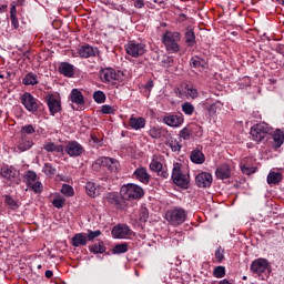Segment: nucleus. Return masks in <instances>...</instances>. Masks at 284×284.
Segmentation results:
<instances>
[{
	"instance_id": "58",
	"label": "nucleus",
	"mask_w": 284,
	"mask_h": 284,
	"mask_svg": "<svg viewBox=\"0 0 284 284\" xmlns=\"http://www.w3.org/2000/svg\"><path fill=\"white\" fill-rule=\"evenodd\" d=\"M55 144L53 142H48L44 144L45 152H54Z\"/></svg>"
},
{
	"instance_id": "55",
	"label": "nucleus",
	"mask_w": 284,
	"mask_h": 284,
	"mask_svg": "<svg viewBox=\"0 0 284 284\" xmlns=\"http://www.w3.org/2000/svg\"><path fill=\"white\" fill-rule=\"evenodd\" d=\"M186 92L187 97H191V99H196V97H199V90L190 85L186 87Z\"/></svg>"
},
{
	"instance_id": "36",
	"label": "nucleus",
	"mask_w": 284,
	"mask_h": 284,
	"mask_svg": "<svg viewBox=\"0 0 284 284\" xmlns=\"http://www.w3.org/2000/svg\"><path fill=\"white\" fill-rule=\"evenodd\" d=\"M164 132L165 131L163 129L153 126L150 129L149 135L151 139H161V136H163Z\"/></svg>"
},
{
	"instance_id": "49",
	"label": "nucleus",
	"mask_w": 284,
	"mask_h": 284,
	"mask_svg": "<svg viewBox=\"0 0 284 284\" xmlns=\"http://www.w3.org/2000/svg\"><path fill=\"white\" fill-rule=\"evenodd\" d=\"M28 185H32L37 181V173L34 171H28L26 174Z\"/></svg>"
},
{
	"instance_id": "15",
	"label": "nucleus",
	"mask_w": 284,
	"mask_h": 284,
	"mask_svg": "<svg viewBox=\"0 0 284 284\" xmlns=\"http://www.w3.org/2000/svg\"><path fill=\"white\" fill-rule=\"evenodd\" d=\"M163 121L170 128H179L184 121L183 114H171L163 118Z\"/></svg>"
},
{
	"instance_id": "5",
	"label": "nucleus",
	"mask_w": 284,
	"mask_h": 284,
	"mask_svg": "<svg viewBox=\"0 0 284 284\" xmlns=\"http://www.w3.org/2000/svg\"><path fill=\"white\" fill-rule=\"evenodd\" d=\"M20 101L28 112H39V109L41 108V102L33 98L30 92H24L21 95Z\"/></svg>"
},
{
	"instance_id": "53",
	"label": "nucleus",
	"mask_w": 284,
	"mask_h": 284,
	"mask_svg": "<svg viewBox=\"0 0 284 284\" xmlns=\"http://www.w3.org/2000/svg\"><path fill=\"white\" fill-rule=\"evenodd\" d=\"M172 63H174V58L170 55H164L162 60V65L164 68H172Z\"/></svg>"
},
{
	"instance_id": "31",
	"label": "nucleus",
	"mask_w": 284,
	"mask_h": 284,
	"mask_svg": "<svg viewBox=\"0 0 284 284\" xmlns=\"http://www.w3.org/2000/svg\"><path fill=\"white\" fill-rule=\"evenodd\" d=\"M274 148H281L284 142V133L281 130H276L273 135Z\"/></svg>"
},
{
	"instance_id": "57",
	"label": "nucleus",
	"mask_w": 284,
	"mask_h": 284,
	"mask_svg": "<svg viewBox=\"0 0 284 284\" xmlns=\"http://www.w3.org/2000/svg\"><path fill=\"white\" fill-rule=\"evenodd\" d=\"M112 112H114V110L112 109L111 105H108V104L102 105V113L103 114H112Z\"/></svg>"
},
{
	"instance_id": "11",
	"label": "nucleus",
	"mask_w": 284,
	"mask_h": 284,
	"mask_svg": "<svg viewBox=\"0 0 284 284\" xmlns=\"http://www.w3.org/2000/svg\"><path fill=\"white\" fill-rule=\"evenodd\" d=\"M79 57L81 59H90V57H97L99 53V48L92 47L90 44H82L78 49Z\"/></svg>"
},
{
	"instance_id": "21",
	"label": "nucleus",
	"mask_w": 284,
	"mask_h": 284,
	"mask_svg": "<svg viewBox=\"0 0 284 284\" xmlns=\"http://www.w3.org/2000/svg\"><path fill=\"white\" fill-rule=\"evenodd\" d=\"M190 160L196 165H203L205 163V154H203V151L195 149L191 152Z\"/></svg>"
},
{
	"instance_id": "47",
	"label": "nucleus",
	"mask_w": 284,
	"mask_h": 284,
	"mask_svg": "<svg viewBox=\"0 0 284 284\" xmlns=\"http://www.w3.org/2000/svg\"><path fill=\"white\" fill-rule=\"evenodd\" d=\"M101 168H104V156L99 158L93 164H92V169L94 170V172H99L101 170Z\"/></svg>"
},
{
	"instance_id": "28",
	"label": "nucleus",
	"mask_w": 284,
	"mask_h": 284,
	"mask_svg": "<svg viewBox=\"0 0 284 284\" xmlns=\"http://www.w3.org/2000/svg\"><path fill=\"white\" fill-rule=\"evenodd\" d=\"M32 145H34V142H32L31 140H29L26 136H21L19 144H18V150L20 152H26V151L30 150V148H32Z\"/></svg>"
},
{
	"instance_id": "39",
	"label": "nucleus",
	"mask_w": 284,
	"mask_h": 284,
	"mask_svg": "<svg viewBox=\"0 0 284 284\" xmlns=\"http://www.w3.org/2000/svg\"><path fill=\"white\" fill-rule=\"evenodd\" d=\"M166 145L171 148L172 152H181V148H183V145H181V142L172 139L168 141Z\"/></svg>"
},
{
	"instance_id": "59",
	"label": "nucleus",
	"mask_w": 284,
	"mask_h": 284,
	"mask_svg": "<svg viewBox=\"0 0 284 284\" xmlns=\"http://www.w3.org/2000/svg\"><path fill=\"white\" fill-rule=\"evenodd\" d=\"M158 176H162V179H168V176H170V173H168V170L163 169H160L159 172H158Z\"/></svg>"
},
{
	"instance_id": "6",
	"label": "nucleus",
	"mask_w": 284,
	"mask_h": 284,
	"mask_svg": "<svg viewBox=\"0 0 284 284\" xmlns=\"http://www.w3.org/2000/svg\"><path fill=\"white\" fill-rule=\"evenodd\" d=\"M172 181L175 185L182 187V190H187V185H190V182L185 178V174H183V172L181 171V164L179 163L174 164L172 171Z\"/></svg>"
},
{
	"instance_id": "24",
	"label": "nucleus",
	"mask_w": 284,
	"mask_h": 284,
	"mask_svg": "<svg viewBox=\"0 0 284 284\" xmlns=\"http://www.w3.org/2000/svg\"><path fill=\"white\" fill-rule=\"evenodd\" d=\"M204 110H207L210 116H214V114H216V112H219V110H221V108H223V103H221V101H215L214 103H204L203 104Z\"/></svg>"
},
{
	"instance_id": "40",
	"label": "nucleus",
	"mask_w": 284,
	"mask_h": 284,
	"mask_svg": "<svg viewBox=\"0 0 284 284\" xmlns=\"http://www.w3.org/2000/svg\"><path fill=\"white\" fill-rule=\"evenodd\" d=\"M61 193L64 194V196H74V189L70 184H63Z\"/></svg>"
},
{
	"instance_id": "45",
	"label": "nucleus",
	"mask_w": 284,
	"mask_h": 284,
	"mask_svg": "<svg viewBox=\"0 0 284 284\" xmlns=\"http://www.w3.org/2000/svg\"><path fill=\"white\" fill-rule=\"evenodd\" d=\"M215 278H223L225 276V266H216L213 271Z\"/></svg>"
},
{
	"instance_id": "64",
	"label": "nucleus",
	"mask_w": 284,
	"mask_h": 284,
	"mask_svg": "<svg viewBox=\"0 0 284 284\" xmlns=\"http://www.w3.org/2000/svg\"><path fill=\"white\" fill-rule=\"evenodd\" d=\"M54 152H58V153L63 152V145H61V144L57 145V144H55V146H54Z\"/></svg>"
},
{
	"instance_id": "54",
	"label": "nucleus",
	"mask_w": 284,
	"mask_h": 284,
	"mask_svg": "<svg viewBox=\"0 0 284 284\" xmlns=\"http://www.w3.org/2000/svg\"><path fill=\"white\" fill-rule=\"evenodd\" d=\"M64 203H65V200L61 199V197H55L52 201V205H53V207H57V210H61V207H63Z\"/></svg>"
},
{
	"instance_id": "34",
	"label": "nucleus",
	"mask_w": 284,
	"mask_h": 284,
	"mask_svg": "<svg viewBox=\"0 0 284 284\" xmlns=\"http://www.w3.org/2000/svg\"><path fill=\"white\" fill-rule=\"evenodd\" d=\"M184 39H185V43H187V45H194V43H196V36L194 34V30L186 29Z\"/></svg>"
},
{
	"instance_id": "50",
	"label": "nucleus",
	"mask_w": 284,
	"mask_h": 284,
	"mask_svg": "<svg viewBox=\"0 0 284 284\" xmlns=\"http://www.w3.org/2000/svg\"><path fill=\"white\" fill-rule=\"evenodd\" d=\"M87 241H94V239H98V236H101V231H88L87 233Z\"/></svg>"
},
{
	"instance_id": "43",
	"label": "nucleus",
	"mask_w": 284,
	"mask_h": 284,
	"mask_svg": "<svg viewBox=\"0 0 284 284\" xmlns=\"http://www.w3.org/2000/svg\"><path fill=\"white\" fill-rule=\"evenodd\" d=\"M191 136L192 130H190V128H184L180 131V139H183V141H190Z\"/></svg>"
},
{
	"instance_id": "44",
	"label": "nucleus",
	"mask_w": 284,
	"mask_h": 284,
	"mask_svg": "<svg viewBox=\"0 0 284 284\" xmlns=\"http://www.w3.org/2000/svg\"><path fill=\"white\" fill-rule=\"evenodd\" d=\"M182 111L184 112V114H187L190 116L191 114H194V105H192V103L190 102H185L184 104H182Z\"/></svg>"
},
{
	"instance_id": "7",
	"label": "nucleus",
	"mask_w": 284,
	"mask_h": 284,
	"mask_svg": "<svg viewBox=\"0 0 284 284\" xmlns=\"http://www.w3.org/2000/svg\"><path fill=\"white\" fill-rule=\"evenodd\" d=\"M125 51L128 54H130V57H133L134 59H139V57H143V53L145 52V44L129 42L125 45Z\"/></svg>"
},
{
	"instance_id": "51",
	"label": "nucleus",
	"mask_w": 284,
	"mask_h": 284,
	"mask_svg": "<svg viewBox=\"0 0 284 284\" xmlns=\"http://www.w3.org/2000/svg\"><path fill=\"white\" fill-rule=\"evenodd\" d=\"M29 186L33 192H36V194H39V192H43V184H41V182L36 181L34 183L29 184Z\"/></svg>"
},
{
	"instance_id": "46",
	"label": "nucleus",
	"mask_w": 284,
	"mask_h": 284,
	"mask_svg": "<svg viewBox=\"0 0 284 284\" xmlns=\"http://www.w3.org/2000/svg\"><path fill=\"white\" fill-rule=\"evenodd\" d=\"M148 219H150V211L146 207H142L140 210V221L141 223H148Z\"/></svg>"
},
{
	"instance_id": "20",
	"label": "nucleus",
	"mask_w": 284,
	"mask_h": 284,
	"mask_svg": "<svg viewBox=\"0 0 284 284\" xmlns=\"http://www.w3.org/2000/svg\"><path fill=\"white\" fill-rule=\"evenodd\" d=\"M2 199H4V205L9 209L12 210V212H17L19 207H21V204L19 203V200L12 197L11 195H3Z\"/></svg>"
},
{
	"instance_id": "33",
	"label": "nucleus",
	"mask_w": 284,
	"mask_h": 284,
	"mask_svg": "<svg viewBox=\"0 0 284 284\" xmlns=\"http://www.w3.org/2000/svg\"><path fill=\"white\" fill-rule=\"evenodd\" d=\"M18 171L14 169H9V168H2L1 169V176H3V179H7L8 181H10L11 179H14L17 176Z\"/></svg>"
},
{
	"instance_id": "23",
	"label": "nucleus",
	"mask_w": 284,
	"mask_h": 284,
	"mask_svg": "<svg viewBox=\"0 0 284 284\" xmlns=\"http://www.w3.org/2000/svg\"><path fill=\"white\" fill-rule=\"evenodd\" d=\"M129 125L132 128V130H143V128H145V118L131 116L129 120Z\"/></svg>"
},
{
	"instance_id": "56",
	"label": "nucleus",
	"mask_w": 284,
	"mask_h": 284,
	"mask_svg": "<svg viewBox=\"0 0 284 284\" xmlns=\"http://www.w3.org/2000/svg\"><path fill=\"white\" fill-rule=\"evenodd\" d=\"M241 171L243 172V174L250 175V174H254V172H256V169H254V168H252V166H245V165H243V166L241 168Z\"/></svg>"
},
{
	"instance_id": "63",
	"label": "nucleus",
	"mask_w": 284,
	"mask_h": 284,
	"mask_svg": "<svg viewBox=\"0 0 284 284\" xmlns=\"http://www.w3.org/2000/svg\"><path fill=\"white\" fill-rule=\"evenodd\" d=\"M143 6H145V3L143 2V0H138V1L134 2V7H135V8L141 9V8H143Z\"/></svg>"
},
{
	"instance_id": "48",
	"label": "nucleus",
	"mask_w": 284,
	"mask_h": 284,
	"mask_svg": "<svg viewBox=\"0 0 284 284\" xmlns=\"http://www.w3.org/2000/svg\"><path fill=\"white\" fill-rule=\"evenodd\" d=\"M150 170L152 172H159L160 170H163V164L156 160H153L151 163H150Z\"/></svg>"
},
{
	"instance_id": "18",
	"label": "nucleus",
	"mask_w": 284,
	"mask_h": 284,
	"mask_svg": "<svg viewBox=\"0 0 284 284\" xmlns=\"http://www.w3.org/2000/svg\"><path fill=\"white\" fill-rule=\"evenodd\" d=\"M58 72H60V74H63V77L72 79V77H74V65L68 62H62L58 68Z\"/></svg>"
},
{
	"instance_id": "25",
	"label": "nucleus",
	"mask_w": 284,
	"mask_h": 284,
	"mask_svg": "<svg viewBox=\"0 0 284 284\" xmlns=\"http://www.w3.org/2000/svg\"><path fill=\"white\" fill-rule=\"evenodd\" d=\"M104 168H108L109 172H119L120 163L116 159L104 156Z\"/></svg>"
},
{
	"instance_id": "19",
	"label": "nucleus",
	"mask_w": 284,
	"mask_h": 284,
	"mask_svg": "<svg viewBox=\"0 0 284 284\" xmlns=\"http://www.w3.org/2000/svg\"><path fill=\"white\" fill-rule=\"evenodd\" d=\"M113 239H125L130 234V227L128 226H114L111 231Z\"/></svg>"
},
{
	"instance_id": "61",
	"label": "nucleus",
	"mask_w": 284,
	"mask_h": 284,
	"mask_svg": "<svg viewBox=\"0 0 284 284\" xmlns=\"http://www.w3.org/2000/svg\"><path fill=\"white\" fill-rule=\"evenodd\" d=\"M91 141H93V143H95L97 145H103V142L101 141V139H99L94 134H91Z\"/></svg>"
},
{
	"instance_id": "35",
	"label": "nucleus",
	"mask_w": 284,
	"mask_h": 284,
	"mask_svg": "<svg viewBox=\"0 0 284 284\" xmlns=\"http://www.w3.org/2000/svg\"><path fill=\"white\" fill-rule=\"evenodd\" d=\"M23 85H37L39 83L37 81V74L34 73H27L26 77L22 79Z\"/></svg>"
},
{
	"instance_id": "27",
	"label": "nucleus",
	"mask_w": 284,
	"mask_h": 284,
	"mask_svg": "<svg viewBox=\"0 0 284 284\" xmlns=\"http://www.w3.org/2000/svg\"><path fill=\"white\" fill-rule=\"evenodd\" d=\"M85 192L91 199H97V196L100 194L99 189H97V184L94 182H87Z\"/></svg>"
},
{
	"instance_id": "12",
	"label": "nucleus",
	"mask_w": 284,
	"mask_h": 284,
	"mask_svg": "<svg viewBox=\"0 0 284 284\" xmlns=\"http://www.w3.org/2000/svg\"><path fill=\"white\" fill-rule=\"evenodd\" d=\"M119 73L112 68L100 70V79L102 83H110V81H119Z\"/></svg>"
},
{
	"instance_id": "1",
	"label": "nucleus",
	"mask_w": 284,
	"mask_h": 284,
	"mask_svg": "<svg viewBox=\"0 0 284 284\" xmlns=\"http://www.w3.org/2000/svg\"><path fill=\"white\" fill-rule=\"evenodd\" d=\"M145 192L143 191V187L136 185V184H124L120 189V195L125 201H139V199H143Z\"/></svg>"
},
{
	"instance_id": "13",
	"label": "nucleus",
	"mask_w": 284,
	"mask_h": 284,
	"mask_svg": "<svg viewBox=\"0 0 284 284\" xmlns=\"http://www.w3.org/2000/svg\"><path fill=\"white\" fill-rule=\"evenodd\" d=\"M212 181V175L207 172H201L195 176V185L197 187H211Z\"/></svg>"
},
{
	"instance_id": "62",
	"label": "nucleus",
	"mask_w": 284,
	"mask_h": 284,
	"mask_svg": "<svg viewBox=\"0 0 284 284\" xmlns=\"http://www.w3.org/2000/svg\"><path fill=\"white\" fill-rule=\"evenodd\" d=\"M10 17H17V6L11 4Z\"/></svg>"
},
{
	"instance_id": "4",
	"label": "nucleus",
	"mask_w": 284,
	"mask_h": 284,
	"mask_svg": "<svg viewBox=\"0 0 284 284\" xmlns=\"http://www.w3.org/2000/svg\"><path fill=\"white\" fill-rule=\"evenodd\" d=\"M165 216L171 225H181L182 223H185V219L187 217L185 210L183 209L170 210L166 212Z\"/></svg>"
},
{
	"instance_id": "16",
	"label": "nucleus",
	"mask_w": 284,
	"mask_h": 284,
	"mask_svg": "<svg viewBox=\"0 0 284 284\" xmlns=\"http://www.w3.org/2000/svg\"><path fill=\"white\" fill-rule=\"evenodd\" d=\"M133 176L140 181L141 183H150V179H152L150 176V174L148 173V169L146 168H143V166H140L134 172H133Z\"/></svg>"
},
{
	"instance_id": "2",
	"label": "nucleus",
	"mask_w": 284,
	"mask_h": 284,
	"mask_svg": "<svg viewBox=\"0 0 284 284\" xmlns=\"http://www.w3.org/2000/svg\"><path fill=\"white\" fill-rule=\"evenodd\" d=\"M272 132V129L270 128V124L265 122H260L257 124H254L251 128L250 134L256 143H261V141H264V139H267V135Z\"/></svg>"
},
{
	"instance_id": "22",
	"label": "nucleus",
	"mask_w": 284,
	"mask_h": 284,
	"mask_svg": "<svg viewBox=\"0 0 284 284\" xmlns=\"http://www.w3.org/2000/svg\"><path fill=\"white\" fill-rule=\"evenodd\" d=\"M71 245L73 247H81V245H88V237L84 233L74 234L71 239Z\"/></svg>"
},
{
	"instance_id": "8",
	"label": "nucleus",
	"mask_w": 284,
	"mask_h": 284,
	"mask_svg": "<svg viewBox=\"0 0 284 284\" xmlns=\"http://www.w3.org/2000/svg\"><path fill=\"white\" fill-rule=\"evenodd\" d=\"M105 200L111 205H114V207H116V210H123L128 205L125 203V200L123 199V196L121 194L119 195V193H114V192L108 193L105 195Z\"/></svg>"
},
{
	"instance_id": "17",
	"label": "nucleus",
	"mask_w": 284,
	"mask_h": 284,
	"mask_svg": "<svg viewBox=\"0 0 284 284\" xmlns=\"http://www.w3.org/2000/svg\"><path fill=\"white\" fill-rule=\"evenodd\" d=\"M215 175L216 179H221V181H224V179H230L232 176V170L230 169V164H222L217 166Z\"/></svg>"
},
{
	"instance_id": "32",
	"label": "nucleus",
	"mask_w": 284,
	"mask_h": 284,
	"mask_svg": "<svg viewBox=\"0 0 284 284\" xmlns=\"http://www.w3.org/2000/svg\"><path fill=\"white\" fill-rule=\"evenodd\" d=\"M106 247L103 244V241H99V243H95L91 248L90 252H92V254H105L106 252Z\"/></svg>"
},
{
	"instance_id": "60",
	"label": "nucleus",
	"mask_w": 284,
	"mask_h": 284,
	"mask_svg": "<svg viewBox=\"0 0 284 284\" xmlns=\"http://www.w3.org/2000/svg\"><path fill=\"white\" fill-rule=\"evenodd\" d=\"M11 26L17 30L19 28V19H17V16H11Z\"/></svg>"
},
{
	"instance_id": "38",
	"label": "nucleus",
	"mask_w": 284,
	"mask_h": 284,
	"mask_svg": "<svg viewBox=\"0 0 284 284\" xmlns=\"http://www.w3.org/2000/svg\"><path fill=\"white\" fill-rule=\"evenodd\" d=\"M42 172L47 175V176H54V174H57V169L54 166H52L51 163H45L43 165Z\"/></svg>"
},
{
	"instance_id": "41",
	"label": "nucleus",
	"mask_w": 284,
	"mask_h": 284,
	"mask_svg": "<svg viewBox=\"0 0 284 284\" xmlns=\"http://www.w3.org/2000/svg\"><path fill=\"white\" fill-rule=\"evenodd\" d=\"M28 134H34V126H32V124L21 128V136H24V139H28Z\"/></svg>"
},
{
	"instance_id": "42",
	"label": "nucleus",
	"mask_w": 284,
	"mask_h": 284,
	"mask_svg": "<svg viewBox=\"0 0 284 284\" xmlns=\"http://www.w3.org/2000/svg\"><path fill=\"white\" fill-rule=\"evenodd\" d=\"M95 103H105V93L103 91H95L93 93Z\"/></svg>"
},
{
	"instance_id": "10",
	"label": "nucleus",
	"mask_w": 284,
	"mask_h": 284,
	"mask_svg": "<svg viewBox=\"0 0 284 284\" xmlns=\"http://www.w3.org/2000/svg\"><path fill=\"white\" fill-rule=\"evenodd\" d=\"M267 267H270V263L265 258H257L251 263V272H253V274H258V276H261Z\"/></svg>"
},
{
	"instance_id": "29",
	"label": "nucleus",
	"mask_w": 284,
	"mask_h": 284,
	"mask_svg": "<svg viewBox=\"0 0 284 284\" xmlns=\"http://www.w3.org/2000/svg\"><path fill=\"white\" fill-rule=\"evenodd\" d=\"M283 181V174L281 172H270L267 175L268 185H278V183Z\"/></svg>"
},
{
	"instance_id": "9",
	"label": "nucleus",
	"mask_w": 284,
	"mask_h": 284,
	"mask_svg": "<svg viewBox=\"0 0 284 284\" xmlns=\"http://www.w3.org/2000/svg\"><path fill=\"white\" fill-rule=\"evenodd\" d=\"M65 152L69 154V156L77 158L81 156L83 152H85V149H83V145H81L77 141H71L65 145Z\"/></svg>"
},
{
	"instance_id": "52",
	"label": "nucleus",
	"mask_w": 284,
	"mask_h": 284,
	"mask_svg": "<svg viewBox=\"0 0 284 284\" xmlns=\"http://www.w3.org/2000/svg\"><path fill=\"white\" fill-rule=\"evenodd\" d=\"M224 254H225V250H223L222 247H219L215 251V258L217 263H223V260L225 258Z\"/></svg>"
},
{
	"instance_id": "30",
	"label": "nucleus",
	"mask_w": 284,
	"mask_h": 284,
	"mask_svg": "<svg viewBox=\"0 0 284 284\" xmlns=\"http://www.w3.org/2000/svg\"><path fill=\"white\" fill-rule=\"evenodd\" d=\"M190 65H191V68H203V69H205V68H207V62L204 59L200 58V57H194L190 60Z\"/></svg>"
},
{
	"instance_id": "37",
	"label": "nucleus",
	"mask_w": 284,
	"mask_h": 284,
	"mask_svg": "<svg viewBox=\"0 0 284 284\" xmlns=\"http://www.w3.org/2000/svg\"><path fill=\"white\" fill-rule=\"evenodd\" d=\"M125 252H128V243L116 244L112 248V254H125Z\"/></svg>"
},
{
	"instance_id": "26",
	"label": "nucleus",
	"mask_w": 284,
	"mask_h": 284,
	"mask_svg": "<svg viewBox=\"0 0 284 284\" xmlns=\"http://www.w3.org/2000/svg\"><path fill=\"white\" fill-rule=\"evenodd\" d=\"M70 100L72 103H75L77 105H83L85 103V100L83 99V93L79 91V89H73L70 94Z\"/></svg>"
},
{
	"instance_id": "14",
	"label": "nucleus",
	"mask_w": 284,
	"mask_h": 284,
	"mask_svg": "<svg viewBox=\"0 0 284 284\" xmlns=\"http://www.w3.org/2000/svg\"><path fill=\"white\" fill-rule=\"evenodd\" d=\"M47 103H48V108L51 116H54V114H58V112L61 111V101L57 99L54 94H49L47 97Z\"/></svg>"
},
{
	"instance_id": "3",
	"label": "nucleus",
	"mask_w": 284,
	"mask_h": 284,
	"mask_svg": "<svg viewBox=\"0 0 284 284\" xmlns=\"http://www.w3.org/2000/svg\"><path fill=\"white\" fill-rule=\"evenodd\" d=\"M178 41H181L180 32L166 31L162 38V43L165 45L168 52H179L181 50Z\"/></svg>"
}]
</instances>
